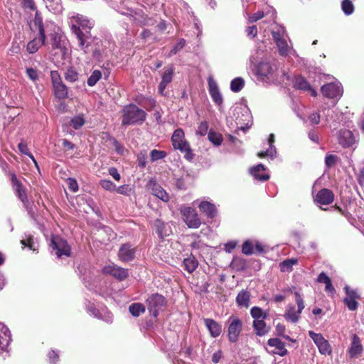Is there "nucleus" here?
I'll return each mask as SVG.
<instances>
[{
    "label": "nucleus",
    "mask_w": 364,
    "mask_h": 364,
    "mask_svg": "<svg viewBox=\"0 0 364 364\" xmlns=\"http://www.w3.org/2000/svg\"><path fill=\"white\" fill-rule=\"evenodd\" d=\"M69 24L72 32L78 40L80 48L86 53V48L89 46L87 40L90 38V30L93 26L92 22L86 16L75 14L70 16Z\"/></svg>",
    "instance_id": "obj_1"
},
{
    "label": "nucleus",
    "mask_w": 364,
    "mask_h": 364,
    "mask_svg": "<svg viewBox=\"0 0 364 364\" xmlns=\"http://www.w3.org/2000/svg\"><path fill=\"white\" fill-rule=\"evenodd\" d=\"M48 26V23L46 24V27L44 26L41 14L36 11L33 19V27L38 31L40 37L33 39L27 44V50L29 53H35L42 45L46 44V32Z\"/></svg>",
    "instance_id": "obj_2"
},
{
    "label": "nucleus",
    "mask_w": 364,
    "mask_h": 364,
    "mask_svg": "<svg viewBox=\"0 0 364 364\" xmlns=\"http://www.w3.org/2000/svg\"><path fill=\"white\" fill-rule=\"evenodd\" d=\"M53 27V33L50 34V45L53 51H55L54 55L60 54L62 58L68 54V41L66 38L63 36L59 31V28L50 24L49 27Z\"/></svg>",
    "instance_id": "obj_3"
},
{
    "label": "nucleus",
    "mask_w": 364,
    "mask_h": 364,
    "mask_svg": "<svg viewBox=\"0 0 364 364\" xmlns=\"http://www.w3.org/2000/svg\"><path fill=\"white\" fill-rule=\"evenodd\" d=\"M146 113L135 105H129L123 109L122 124L131 125L141 124L146 119Z\"/></svg>",
    "instance_id": "obj_4"
},
{
    "label": "nucleus",
    "mask_w": 364,
    "mask_h": 364,
    "mask_svg": "<svg viewBox=\"0 0 364 364\" xmlns=\"http://www.w3.org/2000/svg\"><path fill=\"white\" fill-rule=\"evenodd\" d=\"M171 141L175 149H178L184 154V158L188 161L193 159L194 154L190 147L188 142L185 139V134L182 129H177L174 131Z\"/></svg>",
    "instance_id": "obj_5"
},
{
    "label": "nucleus",
    "mask_w": 364,
    "mask_h": 364,
    "mask_svg": "<svg viewBox=\"0 0 364 364\" xmlns=\"http://www.w3.org/2000/svg\"><path fill=\"white\" fill-rule=\"evenodd\" d=\"M277 69L275 60L262 61L257 66L256 75L259 80L264 82L274 80Z\"/></svg>",
    "instance_id": "obj_6"
},
{
    "label": "nucleus",
    "mask_w": 364,
    "mask_h": 364,
    "mask_svg": "<svg viewBox=\"0 0 364 364\" xmlns=\"http://www.w3.org/2000/svg\"><path fill=\"white\" fill-rule=\"evenodd\" d=\"M295 301L298 306V310H296L295 306L293 304H289L287 306L284 317L287 321L292 323H296L300 317V314L304 309V303L303 298L298 291L294 292Z\"/></svg>",
    "instance_id": "obj_7"
},
{
    "label": "nucleus",
    "mask_w": 364,
    "mask_h": 364,
    "mask_svg": "<svg viewBox=\"0 0 364 364\" xmlns=\"http://www.w3.org/2000/svg\"><path fill=\"white\" fill-rule=\"evenodd\" d=\"M181 213L185 223L189 228H198L201 224L200 219L196 210L191 207H183Z\"/></svg>",
    "instance_id": "obj_8"
},
{
    "label": "nucleus",
    "mask_w": 364,
    "mask_h": 364,
    "mask_svg": "<svg viewBox=\"0 0 364 364\" xmlns=\"http://www.w3.org/2000/svg\"><path fill=\"white\" fill-rule=\"evenodd\" d=\"M228 339L232 343L237 341L239 336L242 329V321L236 316H231L228 320Z\"/></svg>",
    "instance_id": "obj_9"
},
{
    "label": "nucleus",
    "mask_w": 364,
    "mask_h": 364,
    "mask_svg": "<svg viewBox=\"0 0 364 364\" xmlns=\"http://www.w3.org/2000/svg\"><path fill=\"white\" fill-rule=\"evenodd\" d=\"M284 33L285 31L283 27H279L277 30L272 32L273 39L278 47L279 53L284 56L287 55L291 50V48L284 37Z\"/></svg>",
    "instance_id": "obj_10"
},
{
    "label": "nucleus",
    "mask_w": 364,
    "mask_h": 364,
    "mask_svg": "<svg viewBox=\"0 0 364 364\" xmlns=\"http://www.w3.org/2000/svg\"><path fill=\"white\" fill-rule=\"evenodd\" d=\"M148 309L149 312L154 316H158L159 311L166 304V299L159 294H151L146 299Z\"/></svg>",
    "instance_id": "obj_11"
},
{
    "label": "nucleus",
    "mask_w": 364,
    "mask_h": 364,
    "mask_svg": "<svg viewBox=\"0 0 364 364\" xmlns=\"http://www.w3.org/2000/svg\"><path fill=\"white\" fill-rule=\"evenodd\" d=\"M50 245L55 250V255L58 257L63 255L70 256V247L65 240L58 236H53L51 239Z\"/></svg>",
    "instance_id": "obj_12"
},
{
    "label": "nucleus",
    "mask_w": 364,
    "mask_h": 364,
    "mask_svg": "<svg viewBox=\"0 0 364 364\" xmlns=\"http://www.w3.org/2000/svg\"><path fill=\"white\" fill-rule=\"evenodd\" d=\"M11 179L12 187L16 196L21 200L25 208H28V200L26 187L19 180L17 179L16 176L14 173L11 174Z\"/></svg>",
    "instance_id": "obj_13"
},
{
    "label": "nucleus",
    "mask_w": 364,
    "mask_h": 364,
    "mask_svg": "<svg viewBox=\"0 0 364 364\" xmlns=\"http://www.w3.org/2000/svg\"><path fill=\"white\" fill-rule=\"evenodd\" d=\"M309 334L318 347L320 353L322 355H330L331 353V348L329 343L321 334L316 333L313 331H309Z\"/></svg>",
    "instance_id": "obj_14"
},
{
    "label": "nucleus",
    "mask_w": 364,
    "mask_h": 364,
    "mask_svg": "<svg viewBox=\"0 0 364 364\" xmlns=\"http://www.w3.org/2000/svg\"><path fill=\"white\" fill-rule=\"evenodd\" d=\"M321 92L328 98H340L343 95V88L341 84L332 82L323 85Z\"/></svg>",
    "instance_id": "obj_15"
},
{
    "label": "nucleus",
    "mask_w": 364,
    "mask_h": 364,
    "mask_svg": "<svg viewBox=\"0 0 364 364\" xmlns=\"http://www.w3.org/2000/svg\"><path fill=\"white\" fill-rule=\"evenodd\" d=\"M338 143L345 148L352 147L357 140L353 133L348 129H341L338 134Z\"/></svg>",
    "instance_id": "obj_16"
},
{
    "label": "nucleus",
    "mask_w": 364,
    "mask_h": 364,
    "mask_svg": "<svg viewBox=\"0 0 364 364\" xmlns=\"http://www.w3.org/2000/svg\"><path fill=\"white\" fill-rule=\"evenodd\" d=\"M208 91L210 97L213 102L220 107H222L223 102V96L219 90L218 84L215 80L212 77H209L208 80Z\"/></svg>",
    "instance_id": "obj_17"
},
{
    "label": "nucleus",
    "mask_w": 364,
    "mask_h": 364,
    "mask_svg": "<svg viewBox=\"0 0 364 364\" xmlns=\"http://www.w3.org/2000/svg\"><path fill=\"white\" fill-rule=\"evenodd\" d=\"M102 272L105 274L113 276L120 281L124 280L128 277L127 269L114 264H110L104 267Z\"/></svg>",
    "instance_id": "obj_18"
},
{
    "label": "nucleus",
    "mask_w": 364,
    "mask_h": 364,
    "mask_svg": "<svg viewBox=\"0 0 364 364\" xmlns=\"http://www.w3.org/2000/svg\"><path fill=\"white\" fill-rule=\"evenodd\" d=\"M268 346L272 349L269 351L272 354H277L280 356H284L287 354V350L285 344L279 338H270L267 341Z\"/></svg>",
    "instance_id": "obj_19"
},
{
    "label": "nucleus",
    "mask_w": 364,
    "mask_h": 364,
    "mask_svg": "<svg viewBox=\"0 0 364 364\" xmlns=\"http://www.w3.org/2000/svg\"><path fill=\"white\" fill-rule=\"evenodd\" d=\"M363 350L360 338L354 334L352 338L350 346L348 349V354L350 358H358Z\"/></svg>",
    "instance_id": "obj_20"
},
{
    "label": "nucleus",
    "mask_w": 364,
    "mask_h": 364,
    "mask_svg": "<svg viewBox=\"0 0 364 364\" xmlns=\"http://www.w3.org/2000/svg\"><path fill=\"white\" fill-rule=\"evenodd\" d=\"M11 340L9 329L4 324L0 323V353L6 350Z\"/></svg>",
    "instance_id": "obj_21"
},
{
    "label": "nucleus",
    "mask_w": 364,
    "mask_h": 364,
    "mask_svg": "<svg viewBox=\"0 0 364 364\" xmlns=\"http://www.w3.org/2000/svg\"><path fill=\"white\" fill-rule=\"evenodd\" d=\"M334 195L328 189L323 188L319 191L316 196V201L321 205H328L333 201Z\"/></svg>",
    "instance_id": "obj_22"
},
{
    "label": "nucleus",
    "mask_w": 364,
    "mask_h": 364,
    "mask_svg": "<svg viewBox=\"0 0 364 364\" xmlns=\"http://www.w3.org/2000/svg\"><path fill=\"white\" fill-rule=\"evenodd\" d=\"M203 322L212 337L216 338L220 335L222 326L219 323L212 318H204Z\"/></svg>",
    "instance_id": "obj_23"
},
{
    "label": "nucleus",
    "mask_w": 364,
    "mask_h": 364,
    "mask_svg": "<svg viewBox=\"0 0 364 364\" xmlns=\"http://www.w3.org/2000/svg\"><path fill=\"white\" fill-rule=\"evenodd\" d=\"M154 225L158 235L161 238L168 236L172 232L169 224L164 223L160 219L156 220L154 223Z\"/></svg>",
    "instance_id": "obj_24"
},
{
    "label": "nucleus",
    "mask_w": 364,
    "mask_h": 364,
    "mask_svg": "<svg viewBox=\"0 0 364 364\" xmlns=\"http://www.w3.org/2000/svg\"><path fill=\"white\" fill-rule=\"evenodd\" d=\"M173 69L172 68H166L162 75V80L159 85V92L164 95V90L168 84L172 81Z\"/></svg>",
    "instance_id": "obj_25"
},
{
    "label": "nucleus",
    "mask_w": 364,
    "mask_h": 364,
    "mask_svg": "<svg viewBox=\"0 0 364 364\" xmlns=\"http://www.w3.org/2000/svg\"><path fill=\"white\" fill-rule=\"evenodd\" d=\"M345 290L347 297L344 299V303L350 310L354 311L358 307V302L355 301L357 294L353 290H350L348 286L345 287Z\"/></svg>",
    "instance_id": "obj_26"
},
{
    "label": "nucleus",
    "mask_w": 364,
    "mask_h": 364,
    "mask_svg": "<svg viewBox=\"0 0 364 364\" xmlns=\"http://www.w3.org/2000/svg\"><path fill=\"white\" fill-rule=\"evenodd\" d=\"M121 260L128 262L132 260L134 257V250L129 244H124L121 246L118 253Z\"/></svg>",
    "instance_id": "obj_27"
},
{
    "label": "nucleus",
    "mask_w": 364,
    "mask_h": 364,
    "mask_svg": "<svg viewBox=\"0 0 364 364\" xmlns=\"http://www.w3.org/2000/svg\"><path fill=\"white\" fill-rule=\"evenodd\" d=\"M198 207L200 212L204 213L208 218H213L216 215L215 206L210 202L202 201Z\"/></svg>",
    "instance_id": "obj_28"
},
{
    "label": "nucleus",
    "mask_w": 364,
    "mask_h": 364,
    "mask_svg": "<svg viewBox=\"0 0 364 364\" xmlns=\"http://www.w3.org/2000/svg\"><path fill=\"white\" fill-rule=\"evenodd\" d=\"M265 170L264 165L258 164L250 168V172L254 176L255 178L265 181L269 179V176L267 173H260Z\"/></svg>",
    "instance_id": "obj_29"
},
{
    "label": "nucleus",
    "mask_w": 364,
    "mask_h": 364,
    "mask_svg": "<svg viewBox=\"0 0 364 364\" xmlns=\"http://www.w3.org/2000/svg\"><path fill=\"white\" fill-rule=\"evenodd\" d=\"M253 328L256 334L259 336H264L269 331V328L267 326L264 319L254 320Z\"/></svg>",
    "instance_id": "obj_30"
},
{
    "label": "nucleus",
    "mask_w": 364,
    "mask_h": 364,
    "mask_svg": "<svg viewBox=\"0 0 364 364\" xmlns=\"http://www.w3.org/2000/svg\"><path fill=\"white\" fill-rule=\"evenodd\" d=\"M317 282L318 283L325 284V286H326L325 290L326 291H328L332 294L335 293V289H334L333 286L332 285L331 279L324 272H321L318 275V277L317 278Z\"/></svg>",
    "instance_id": "obj_31"
},
{
    "label": "nucleus",
    "mask_w": 364,
    "mask_h": 364,
    "mask_svg": "<svg viewBox=\"0 0 364 364\" xmlns=\"http://www.w3.org/2000/svg\"><path fill=\"white\" fill-rule=\"evenodd\" d=\"M152 194L164 202L169 199L168 193L159 185L154 183L151 188Z\"/></svg>",
    "instance_id": "obj_32"
},
{
    "label": "nucleus",
    "mask_w": 364,
    "mask_h": 364,
    "mask_svg": "<svg viewBox=\"0 0 364 364\" xmlns=\"http://www.w3.org/2000/svg\"><path fill=\"white\" fill-rule=\"evenodd\" d=\"M250 297V293L247 291L242 290L237 294L236 302L238 306L247 308L249 306Z\"/></svg>",
    "instance_id": "obj_33"
},
{
    "label": "nucleus",
    "mask_w": 364,
    "mask_h": 364,
    "mask_svg": "<svg viewBox=\"0 0 364 364\" xmlns=\"http://www.w3.org/2000/svg\"><path fill=\"white\" fill-rule=\"evenodd\" d=\"M47 9L54 13L58 14L62 11L61 0H43Z\"/></svg>",
    "instance_id": "obj_34"
},
{
    "label": "nucleus",
    "mask_w": 364,
    "mask_h": 364,
    "mask_svg": "<svg viewBox=\"0 0 364 364\" xmlns=\"http://www.w3.org/2000/svg\"><path fill=\"white\" fill-rule=\"evenodd\" d=\"M198 265V263L197 259L193 256H190L183 259L184 269L189 273H192L196 269Z\"/></svg>",
    "instance_id": "obj_35"
},
{
    "label": "nucleus",
    "mask_w": 364,
    "mask_h": 364,
    "mask_svg": "<svg viewBox=\"0 0 364 364\" xmlns=\"http://www.w3.org/2000/svg\"><path fill=\"white\" fill-rule=\"evenodd\" d=\"M55 95L58 99H65L68 97V88L63 82L53 87Z\"/></svg>",
    "instance_id": "obj_36"
},
{
    "label": "nucleus",
    "mask_w": 364,
    "mask_h": 364,
    "mask_svg": "<svg viewBox=\"0 0 364 364\" xmlns=\"http://www.w3.org/2000/svg\"><path fill=\"white\" fill-rule=\"evenodd\" d=\"M298 263L297 259L291 258L284 260L279 264L280 270L282 272H289L294 265Z\"/></svg>",
    "instance_id": "obj_37"
},
{
    "label": "nucleus",
    "mask_w": 364,
    "mask_h": 364,
    "mask_svg": "<svg viewBox=\"0 0 364 364\" xmlns=\"http://www.w3.org/2000/svg\"><path fill=\"white\" fill-rule=\"evenodd\" d=\"M79 78V73L77 71L73 68H68L65 73V79L66 81L69 82H75Z\"/></svg>",
    "instance_id": "obj_38"
},
{
    "label": "nucleus",
    "mask_w": 364,
    "mask_h": 364,
    "mask_svg": "<svg viewBox=\"0 0 364 364\" xmlns=\"http://www.w3.org/2000/svg\"><path fill=\"white\" fill-rule=\"evenodd\" d=\"M106 138L110 141V142L113 144L115 151L120 154L123 155L126 151V149L123 145L119 143L114 138H112L109 134H105Z\"/></svg>",
    "instance_id": "obj_39"
},
{
    "label": "nucleus",
    "mask_w": 364,
    "mask_h": 364,
    "mask_svg": "<svg viewBox=\"0 0 364 364\" xmlns=\"http://www.w3.org/2000/svg\"><path fill=\"white\" fill-rule=\"evenodd\" d=\"M129 310L133 316L136 317L145 311V307L142 304L134 303L129 306Z\"/></svg>",
    "instance_id": "obj_40"
},
{
    "label": "nucleus",
    "mask_w": 364,
    "mask_h": 364,
    "mask_svg": "<svg viewBox=\"0 0 364 364\" xmlns=\"http://www.w3.org/2000/svg\"><path fill=\"white\" fill-rule=\"evenodd\" d=\"M294 87L299 90H308L310 85L303 77L298 76L294 79Z\"/></svg>",
    "instance_id": "obj_41"
},
{
    "label": "nucleus",
    "mask_w": 364,
    "mask_h": 364,
    "mask_svg": "<svg viewBox=\"0 0 364 364\" xmlns=\"http://www.w3.org/2000/svg\"><path fill=\"white\" fill-rule=\"evenodd\" d=\"M245 81L242 77H236L231 81L230 89L234 92H240L244 87Z\"/></svg>",
    "instance_id": "obj_42"
},
{
    "label": "nucleus",
    "mask_w": 364,
    "mask_h": 364,
    "mask_svg": "<svg viewBox=\"0 0 364 364\" xmlns=\"http://www.w3.org/2000/svg\"><path fill=\"white\" fill-rule=\"evenodd\" d=\"M208 139L215 146H220L223 140L221 134L210 130L208 133Z\"/></svg>",
    "instance_id": "obj_43"
},
{
    "label": "nucleus",
    "mask_w": 364,
    "mask_h": 364,
    "mask_svg": "<svg viewBox=\"0 0 364 364\" xmlns=\"http://www.w3.org/2000/svg\"><path fill=\"white\" fill-rule=\"evenodd\" d=\"M85 122L84 115L83 114H79L75 117H74L70 120V125L75 129H78L81 128Z\"/></svg>",
    "instance_id": "obj_44"
},
{
    "label": "nucleus",
    "mask_w": 364,
    "mask_h": 364,
    "mask_svg": "<svg viewBox=\"0 0 364 364\" xmlns=\"http://www.w3.org/2000/svg\"><path fill=\"white\" fill-rule=\"evenodd\" d=\"M251 316L254 318V320H262L267 318L266 313L263 312L262 309L254 306L250 311Z\"/></svg>",
    "instance_id": "obj_45"
},
{
    "label": "nucleus",
    "mask_w": 364,
    "mask_h": 364,
    "mask_svg": "<svg viewBox=\"0 0 364 364\" xmlns=\"http://www.w3.org/2000/svg\"><path fill=\"white\" fill-rule=\"evenodd\" d=\"M341 9L346 15H350L354 11V6L350 0H343L341 3Z\"/></svg>",
    "instance_id": "obj_46"
},
{
    "label": "nucleus",
    "mask_w": 364,
    "mask_h": 364,
    "mask_svg": "<svg viewBox=\"0 0 364 364\" xmlns=\"http://www.w3.org/2000/svg\"><path fill=\"white\" fill-rule=\"evenodd\" d=\"M101 77L102 74L100 70H94L87 80V85L90 87L95 85V84L99 81Z\"/></svg>",
    "instance_id": "obj_47"
},
{
    "label": "nucleus",
    "mask_w": 364,
    "mask_h": 364,
    "mask_svg": "<svg viewBox=\"0 0 364 364\" xmlns=\"http://www.w3.org/2000/svg\"><path fill=\"white\" fill-rule=\"evenodd\" d=\"M285 330H286V328H285L284 325H283L282 323L277 324L275 331H276V334L277 336H282V337L284 338L285 339L290 341L291 342H294V343L296 342L295 339H293V338H290L289 336L284 335Z\"/></svg>",
    "instance_id": "obj_48"
},
{
    "label": "nucleus",
    "mask_w": 364,
    "mask_h": 364,
    "mask_svg": "<svg viewBox=\"0 0 364 364\" xmlns=\"http://www.w3.org/2000/svg\"><path fill=\"white\" fill-rule=\"evenodd\" d=\"M277 154L276 148L273 145H269V148L266 151H261L257 154L260 158L270 157L273 159Z\"/></svg>",
    "instance_id": "obj_49"
},
{
    "label": "nucleus",
    "mask_w": 364,
    "mask_h": 364,
    "mask_svg": "<svg viewBox=\"0 0 364 364\" xmlns=\"http://www.w3.org/2000/svg\"><path fill=\"white\" fill-rule=\"evenodd\" d=\"M166 153L164 151L154 149L150 153V157L151 161H156L159 159H162L166 157Z\"/></svg>",
    "instance_id": "obj_50"
},
{
    "label": "nucleus",
    "mask_w": 364,
    "mask_h": 364,
    "mask_svg": "<svg viewBox=\"0 0 364 364\" xmlns=\"http://www.w3.org/2000/svg\"><path fill=\"white\" fill-rule=\"evenodd\" d=\"M186 44V41L183 38L180 39L178 42L173 47V48L170 50L168 53V56L171 57L173 55H176L178 51H180Z\"/></svg>",
    "instance_id": "obj_51"
},
{
    "label": "nucleus",
    "mask_w": 364,
    "mask_h": 364,
    "mask_svg": "<svg viewBox=\"0 0 364 364\" xmlns=\"http://www.w3.org/2000/svg\"><path fill=\"white\" fill-rule=\"evenodd\" d=\"M100 186L102 188L107 191H113L115 190V185L113 182L109 180H101L100 182Z\"/></svg>",
    "instance_id": "obj_52"
},
{
    "label": "nucleus",
    "mask_w": 364,
    "mask_h": 364,
    "mask_svg": "<svg viewBox=\"0 0 364 364\" xmlns=\"http://www.w3.org/2000/svg\"><path fill=\"white\" fill-rule=\"evenodd\" d=\"M264 14L262 11H258L255 12V14L250 15L247 18V21L249 23H252L254 22L257 21L258 20L261 19L262 17H264Z\"/></svg>",
    "instance_id": "obj_53"
},
{
    "label": "nucleus",
    "mask_w": 364,
    "mask_h": 364,
    "mask_svg": "<svg viewBox=\"0 0 364 364\" xmlns=\"http://www.w3.org/2000/svg\"><path fill=\"white\" fill-rule=\"evenodd\" d=\"M242 252L246 255H250L253 253V245L252 244L247 240L242 245Z\"/></svg>",
    "instance_id": "obj_54"
},
{
    "label": "nucleus",
    "mask_w": 364,
    "mask_h": 364,
    "mask_svg": "<svg viewBox=\"0 0 364 364\" xmlns=\"http://www.w3.org/2000/svg\"><path fill=\"white\" fill-rule=\"evenodd\" d=\"M21 243L23 246H27L29 249L32 250H35L33 238L32 236L29 235L26 239H23L21 241Z\"/></svg>",
    "instance_id": "obj_55"
},
{
    "label": "nucleus",
    "mask_w": 364,
    "mask_h": 364,
    "mask_svg": "<svg viewBox=\"0 0 364 364\" xmlns=\"http://www.w3.org/2000/svg\"><path fill=\"white\" fill-rule=\"evenodd\" d=\"M208 130V124L207 122H202L198 126L197 133L200 136H205Z\"/></svg>",
    "instance_id": "obj_56"
},
{
    "label": "nucleus",
    "mask_w": 364,
    "mask_h": 364,
    "mask_svg": "<svg viewBox=\"0 0 364 364\" xmlns=\"http://www.w3.org/2000/svg\"><path fill=\"white\" fill-rule=\"evenodd\" d=\"M50 77L53 87L58 84L63 82L58 71H51Z\"/></svg>",
    "instance_id": "obj_57"
},
{
    "label": "nucleus",
    "mask_w": 364,
    "mask_h": 364,
    "mask_svg": "<svg viewBox=\"0 0 364 364\" xmlns=\"http://www.w3.org/2000/svg\"><path fill=\"white\" fill-rule=\"evenodd\" d=\"M22 4H23V6L25 9H28L31 11H35L36 9V7L33 0H23Z\"/></svg>",
    "instance_id": "obj_58"
},
{
    "label": "nucleus",
    "mask_w": 364,
    "mask_h": 364,
    "mask_svg": "<svg viewBox=\"0 0 364 364\" xmlns=\"http://www.w3.org/2000/svg\"><path fill=\"white\" fill-rule=\"evenodd\" d=\"M26 74H27L28 77L33 81H35L38 79V75L37 73V70L33 68H27Z\"/></svg>",
    "instance_id": "obj_59"
},
{
    "label": "nucleus",
    "mask_w": 364,
    "mask_h": 364,
    "mask_svg": "<svg viewBox=\"0 0 364 364\" xmlns=\"http://www.w3.org/2000/svg\"><path fill=\"white\" fill-rule=\"evenodd\" d=\"M115 191L119 194L128 195L131 189L129 188V186L122 185V186H119L117 188H115Z\"/></svg>",
    "instance_id": "obj_60"
},
{
    "label": "nucleus",
    "mask_w": 364,
    "mask_h": 364,
    "mask_svg": "<svg viewBox=\"0 0 364 364\" xmlns=\"http://www.w3.org/2000/svg\"><path fill=\"white\" fill-rule=\"evenodd\" d=\"M68 188L70 191L75 192L78 190V185L77 181L75 179L69 178L68 179Z\"/></svg>",
    "instance_id": "obj_61"
},
{
    "label": "nucleus",
    "mask_w": 364,
    "mask_h": 364,
    "mask_svg": "<svg viewBox=\"0 0 364 364\" xmlns=\"http://www.w3.org/2000/svg\"><path fill=\"white\" fill-rule=\"evenodd\" d=\"M337 157L334 155H328L326 156L325 163L328 167L333 166L336 161Z\"/></svg>",
    "instance_id": "obj_62"
},
{
    "label": "nucleus",
    "mask_w": 364,
    "mask_h": 364,
    "mask_svg": "<svg viewBox=\"0 0 364 364\" xmlns=\"http://www.w3.org/2000/svg\"><path fill=\"white\" fill-rule=\"evenodd\" d=\"M247 36L250 38H255L257 34L256 26L247 27L246 29Z\"/></svg>",
    "instance_id": "obj_63"
},
{
    "label": "nucleus",
    "mask_w": 364,
    "mask_h": 364,
    "mask_svg": "<svg viewBox=\"0 0 364 364\" xmlns=\"http://www.w3.org/2000/svg\"><path fill=\"white\" fill-rule=\"evenodd\" d=\"M320 118H321V116L318 112H313L309 116V119H310L311 122L314 124H318L320 122Z\"/></svg>",
    "instance_id": "obj_64"
}]
</instances>
